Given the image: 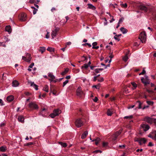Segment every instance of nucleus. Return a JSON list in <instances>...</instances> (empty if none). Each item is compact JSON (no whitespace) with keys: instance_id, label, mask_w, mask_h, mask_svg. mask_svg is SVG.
Listing matches in <instances>:
<instances>
[{"instance_id":"f257e3e1","label":"nucleus","mask_w":156,"mask_h":156,"mask_svg":"<svg viewBox=\"0 0 156 156\" xmlns=\"http://www.w3.org/2000/svg\"><path fill=\"white\" fill-rule=\"evenodd\" d=\"M139 38L140 40L142 43L145 42L146 38V35L144 32L141 33L139 35Z\"/></svg>"},{"instance_id":"f03ea898","label":"nucleus","mask_w":156,"mask_h":156,"mask_svg":"<svg viewBox=\"0 0 156 156\" xmlns=\"http://www.w3.org/2000/svg\"><path fill=\"white\" fill-rule=\"evenodd\" d=\"M31 57L30 55L28 53H27L26 55V56H23L22 59L25 61L29 62H30L31 60Z\"/></svg>"},{"instance_id":"7ed1b4c3","label":"nucleus","mask_w":156,"mask_h":156,"mask_svg":"<svg viewBox=\"0 0 156 156\" xmlns=\"http://www.w3.org/2000/svg\"><path fill=\"white\" fill-rule=\"evenodd\" d=\"M75 124L77 127H80L83 125V122L80 119H79L76 121Z\"/></svg>"},{"instance_id":"20e7f679","label":"nucleus","mask_w":156,"mask_h":156,"mask_svg":"<svg viewBox=\"0 0 156 156\" xmlns=\"http://www.w3.org/2000/svg\"><path fill=\"white\" fill-rule=\"evenodd\" d=\"M29 107L30 108L33 109H37L38 108V106L34 102L30 103L29 105Z\"/></svg>"},{"instance_id":"39448f33","label":"nucleus","mask_w":156,"mask_h":156,"mask_svg":"<svg viewBox=\"0 0 156 156\" xmlns=\"http://www.w3.org/2000/svg\"><path fill=\"white\" fill-rule=\"evenodd\" d=\"M148 137L156 140V130L152 131L151 133L148 135Z\"/></svg>"},{"instance_id":"423d86ee","label":"nucleus","mask_w":156,"mask_h":156,"mask_svg":"<svg viewBox=\"0 0 156 156\" xmlns=\"http://www.w3.org/2000/svg\"><path fill=\"white\" fill-rule=\"evenodd\" d=\"M77 95L81 97L83 94V92L81 90V88L80 87H78L76 90Z\"/></svg>"},{"instance_id":"0eeeda50","label":"nucleus","mask_w":156,"mask_h":156,"mask_svg":"<svg viewBox=\"0 0 156 156\" xmlns=\"http://www.w3.org/2000/svg\"><path fill=\"white\" fill-rule=\"evenodd\" d=\"M141 126L143 130L145 131H147L150 128L149 126L147 125L143 124L141 125Z\"/></svg>"},{"instance_id":"6e6552de","label":"nucleus","mask_w":156,"mask_h":156,"mask_svg":"<svg viewBox=\"0 0 156 156\" xmlns=\"http://www.w3.org/2000/svg\"><path fill=\"white\" fill-rule=\"evenodd\" d=\"M58 31V30L57 28L55 29L52 31L51 34L52 39H54L56 36Z\"/></svg>"},{"instance_id":"1a4fd4ad","label":"nucleus","mask_w":156,"mask_h":156,"mask_svg":"<svg viewBox=\"0 0 156 156\" xmlns=\"http://www.w3.org/2000/svg\"><path fill=\"white\" fill-rule=\"evenodd\" d=\"M48 77L50 78V79H49V80L50 81V82L53 81L55 78V76L53 75L52 73H48Z\"/></svg>"},{"instance_id":"9d476101","label":"nucleus","mask_w":156,"mask_h":156,"mask_svg":"<svg viewBox=\"0 0 156 156\" xmlns=\"http://www.w3.org/2000/svg\"><path fill=\"white\" fill-rule=\"evenodd\" d=\"M141 81L145 85H146L147 84H149L150 83V80H144V77L141 78Z\"/></svg>"},{"instance_id":"9b49d317","label":"nucleus","mask_w":156,"mask_h":156,"mask_svg":"<svg viewBox=\"0 0 156 156\" xmlns=\"http://www.w3.org/2000/svg\"><path fill=\"white\" fill-rule=\"evenodd\" d=\"M29 83L30 84V86L33 87L36 90H38V86L36 85L34 83V82L30 81Z\"/></svg>"},{"instance_id":"f8f14e48","label":"nucleus","mask_w":156,"mask_h":156,"mask_svg":"<svg viewBox=\"0 0 156 156\" xmlns=\"http://www.w3.org/2000/svg\"><path fill=\"white\" fill-rule=\"evenodd\" d=\"M53 112L55 115L57 116L61 113V111L59 109H57L54 110Z\"/></svg>"},{"instance_id":"ddd939ff","label":"nucleus","mask_w":156,"mask_h":156,"mask_svg":"<svg viewBox=\"0 0 156 156\" xmlns=\"http://www.w3.org/2000/svg\"><path fill=\"white\" fill-rule=\"evenodd\" d=\"M19 84L18 82L16 80H14L12 82V86L14 87H16L18 86Z\"/></svg>"},{"instance_id":"4468645a","label":"nucleus","mask_w":156,"mask_h":156,"mask_svg":"<svg viewBox=\"0 0 156 156\" xmlns=\"http://www.w3.org/2000/svg\"><path fill=\"white\" fill-rule=\"evenodd\" d=\"M113 109H108L107 110V115L108 116L112 115L113 113Z\"/></svg>"},{"instance_id":"2eb2a0df","label":"nucleus","mask_w":156,"mask_h":156,"mask_svg":"<svg viewBox=\"0 0 156 156\" xmlns=\"http://www.w3.org/2000/svg\"><path fill=\"white\" fill-rule=\"evenodd\" d=\"M5 31L8 32L9 34H10L12 31L11 27L9 26H7L5 28Z\"/></svg>"},{"instance_id":"dca6fc26","label":"nucleus","mask_w":156,"mask_h":156,"mask_svg":"<svg viewBox=\"0 0 156 156\" xmlns=\"http://www.w3.org/2000/svg\"><path fill=\"white\" fill-rule=\"evenodd\" d=\"M146 142V140L144 138H141L140 139L139 144L140 145H142L143 144H145Z\"/></svg>"},{"instance_id":"f3484780","label":"nucleus","mask_w":156,"mask_h":156,"mask_svg":"<svg viewBox=\"0 0 156 156\" xmlns=\"http://www.w3.org/2000/svg\"><path fill=\"white\" fill-rule=\"evenodd\" d=\"M145 120L146 121L149 123H151L153 121V120L152 119V118L149 117H145Z\"/></svg>"},{"instance_id":"a211bd4d","label":"nucleus","mask_w":156,"mask_h":156,"mask_svg":"<svg viewBox=\"0 0 156 156\" xmlns=\"http://www.w3.org/2000/svg\"><path fill=\"white\" fill-rule=\"evenodd\" d=\"M140 9L142 10H144L145 12H147V8L144 5H141L139 6Z\"/></svg>"},{"instance_id":"6ab92c4d","label":"nucleus","mask_w":156,"mask_h":156,"mask_svg":"<svg viewBox=\"0 0 156 156\" xmlns=\"http://www.w3.org/2000/svg\"><path fill=\"white\" fill-rule=\"evenodd\" d=\"M13 97L12 95L8 96L7 98V100L9 102H11L13 100Z\"/></svg>"},{"instance_id":"aec40b11","label":"nucleus","mask_w":156,"mask_h":156,"mask_svg":"<svg viewBox=\"0 0 156 156\" xmlns=\"http://www.w3.org/2000/svg\"><path fill=\"white\" fill-rule=\"evenodd\" d=\"M18 119L19 122H24V119L23 116L22 115H20L19 116Z\"/></svg>"},{"instance_id":"412c9836","label":"nucleus","mask_w":156,"mask_h":156,"mask_svg":"<svg viewBox=\"0 0 156 156\" xmlns=\"http://www.w3.org/2000/svg\"><path fill=\"white\" fill-rule=\"evenodd\" d=\"M88 134V131H86L84 133L82 134L81 136V138L82 139H84L87 136Z\"/></svg>"},{"instance_id":"4be33fe9","label":"nucleus","mask_w":156,"mask_h":156,"mask_svg":"<svg viewBox=\"0 0 156 156\" xmlns=\"http://www.w3.org/2000/svg\"><path fill=\"white\" fill-rule=\"evenodd\" d=\"M88 7L90 9H91L93 10H95L96 9L95 7L90 4H87Z\"/></svg>"},{"instance_id":"5701e85b","label":"nucleus","mask_w":156,"mask_h":156,"mask_svg":"<svg viewBox=\"0 0 156 156\" xmlns=\"http://www.w3.org/2000/svg\"><path fill=\"white\" fill-rule=\"evenodd\" d=\"M120 30L123 34H125L126 33L127 31V30L126 29L123 27H121L120 29Z\"/></svg>"},{"instance_id":"b1692460","label":"nucleus","mask_w":156,"mask_h":156,"mask_svg":"<svg viewBox=\"0 0 156 156\" xmlns=\"http://www.w3.org/2000/svg\"><path fill=\"white\" fill-rule=\"evenodd\" d=\"M26 14H22L20 20L22 21H25L26 20Z\"/></svg>"},{"instance_id":"393cba45","label":"nucleus","mask_w":156,"mask_h":156,"mask_svg":"<svg viewBox=\"0 0 156 156\" xmlns=\"http://www.w3.org/2000/svg\"><path fill=\"white\" fill-rule=\"evenodd\" d=\"M100 139L99 137L97 138L96 139L92 140V141H95V143L96 145H97L98 142L100 141Z\"/></svg>"},{"instance_id":"a878e982","label":"nucleus","mask_w":156,"mask_h":156,"mask_svg":"<svg viewBox=\"0 0 156 156\" xmlns=\"http://www.w3.org/2000/svg\"><path fill=\"white\" fill-rule=\"evenodd\" d=\"M45 50V48L44 47H40V49L39 50V51L41 53H43Z\"/></svg>"},{"instance_id":"bb28decb","label":"nucleus","mask_w":156,"mask_h":156,"mask_svg":"<svg viewBox=\"0 0 156 156\" xmlns=\"http://www.w3.org/2000/svg\"><path fill=\"white\" fill-rule=\"evenodd\" d=\"M6 150V147H5L2 146L0 147V151L4 152Z\"/></svg>"},{"instance_id":"cd10ccee","label":"nucleus","mask_w":156,"mask_h":156,"mask_svg":"<svg viewBox=\"0 0 156 156\" xmlns=\"http://www.w3.org/2000/svg\"><path fill=\"white\" fill-rule=\"evenodd\" d=\"M128 57L127 56V54H126L125 56L123 57V60L125 62H126L128 59Z\"/></svg>"},{"instance_id":"c85d7f7f","label":"nucleus","mask_w":156,"mask_h":156,"mask_svg":"<svg viewBox=\"0 0 156 156\" xmlns=\"http://www.w3.org/2000/svg\"><path fill=\"white\" fill-rule=\"evenodd\" d=\"M47 50L50 52H53L54 51H55V49L54 48L50 47H48L47 48Z\"/></svg>"},{"instance_id":"c756f323","label":"nucleus","mask_w":156,"mask_h":156,"mask_svg":"<svg viewBox=\"0 0 156 156\" xmlns=\"http://www.w3.org/2000/svg\"><path fill=\"white\" fill-rule=\"evenodd\" d=\"M43 90L47 92H48V88L47 85H45L43 88Z\"/></svg>"},{"instance_id":"7c9ffc66","label":"nucleus","mask_w":156,"mask_h":156,"mask_svg":"<svg viewBox=\"0 0 156 156\" xmlns=\"http://www.w3.org/2000/svg\"><path fill=\"white\" fill-rule=\"evenodd\" d=\"M138 104V108L139 109L141 108V106L142 104V103L140 101H138L136 102V104Z\"/></svg>"},{"instance_id":"2f4dec72","label":"nucleus","mask_w":156,"mask_h":156,"mask_svg":"<svg viewBox=\"0 0 156 156\" xmlns=\"http://www.w3.org/2000/svg\"><path fill=\"white\" fill-rule=\"evenodd\" d=\"M120 5L122 7H123L125 8H126L127 6V4L126 3L123 4L122 3L120 4Z\"/></svg>"},{"instance_id":"473e14b6","label":"nucleus","mask_w":156,"mask_h":156,"mask_svg":"<svg viewBox=\"0 0 156 156\" xmlns=\"http://www.w3.org/2000/svg\"><path fill=\"white\" fill-rule=\"evenodd\" d=\"M58 143L64 147H65L67 146V144L66 143L59 142Z\"/></svg>"},{"instance_id":"72a5a7b5","label":"nucleus","mask_w":156,"mask_h":156,"mask_svg":"<svg viewBox=\"0 0 156 156\" xmlns=\"http://www.w3.org/2000/svg\"><path fill=\"white\" fill-rule=\"evenodd\" d=\"M133 117V116L132 115H130L127 116H125L124 117V118L125 119H131Z\"/></svg>"},{"instance_id":"f704fd0d","label":"nucleus","mask_w":156,"mask_h":156,"mask_svg":"<svg viewBox=\"0 0 156 156\" xmlns=\"http://www.w3.org/2000/svg\"><path fill=\"white\" fill-rule=\"evenodd\" d=\"M31 8L34 9L33 10V13L34 15L36 14L37 13V9H36L35 7H34L32 6Z\"/></svg>"},{"instance_id":"c9c22d12","label":"nucleus","mask_w":156,"mask_h":156,"mask_svg":"<svg viewBox=\"0 0 156 156\" xmlns=\"http://www.w3.org/2000/svg\"><path fill=\"white\" fill-rule=\"evenodd\" d=\"M146 102L148 105H153L154 103L153 101H147Z\"/></svg>"},{"instance_id":"e433bc0d","label":"nucleus","mask_w":156,"mask_h":156,"mask_svg":"<svg viewBox=\"0 0 156 156\" xmlns=\"http://www.w3.org/2000/svg\"><path fill=\"white\" fill-rule=\"evenodd\" d=\"M89 66V65L87 64H85L83 66L81 67V69H83L84 68L85 69H87Z\"/></svg>"},{"instance_id":"4c0bfd02","label":"nucleus","mask_w":156,"mask_h":156,"mask_svg":"<svg viewBox=\"0 0 156 156\" xmlns=\"http://www.w3.org/2000/svg\"><path fill=\"white\" fill-rule=\"evenodd\" d=\"M121 130H119L118 132H117L115 134V139H116V138L121 133Z\"/></svg>"},{"instance_id":"58836bf2","label":"nucleus","mask_w":156,"mask_h":156,"mask_svg":"<svg viewBox=\"0 0 156 156\" xmlns=\"http://www.w3.org/2000/svg\"><path fill=\"white\" fill-rule=\"evenodd\" d=\"M50 116L52 118H54L56 116H57L56 115H55V113H54L53 112L50 115Z\"/></svg>"},{"instance_id":"ea45409f","label":"nucleus","mask_w":156,"mask_h":156,"mask_svg":"<svg viewBox=\"0 0 156 156\" xmlns=\"http://www.w3.org/2000/svg\"><path fill=\"white\" fill-rule=\"evenodd\" d=\"M145 73H146V71L144 69L143 70L142 72L140 73L139 74V75H144V74Z\"/></svg>"},{"instance_id":"a19ab883","label":"nucleus","mask_w":156,"mask_h":156,"mask_svg":"<svg viewBox=\"0 0 156 156\" xmlns=\"http://www.w3.org/2000/svg\"><path fill=\"white\" fill-rule=\"evenodd\" d=\"M69 81L68 80H66L63 83V87H64L65 85L68 83Z\"/></svg>"},{"instance_id":"79ce46f5","label":"nucleus","mask_w":156,"mask_h":156,"mask_svg":"<svg viewBox=\"0 0 156 156\" xmlns=\"http://www.w3.org/2000/svg\"><path fill=\"white\" fill-rule=\"evenodd\" d=\"M131 84L133 85V86L134 87V88H135L137 87L136 84L134 82H132L131 83Z\"/></svg>"},{"instance_id":"37998d69","label":"nucleus","mask_w":156,"mask_h":156,"mask_svg":"<svg viewBox=\"0 0 156 156\" xmlns=\"http://www.w3.org/2000/svg\"><path fill=\"white\" fill-rule=\"evenodd\" d=\"M108 143L107 142H103V147H106L108 146Z\"/></svg>"},{"instance_id":"c03bdc74","label":"nucleus","mask_w":156,"mask_h":156,"mask_svg":"<svg viewBox=\"0 0 156 156\" xmlns=\"http://www.w3.org/2000/svg\"><path fill=\"white\" fill-rule=\"evenodd\" d=\"M49 33L48 32H47V34L45 36L46 38L47 39L49 38Z\"/></svg>"},{"instance_id":"a18cd8bd","label":"nucleus","mask_w":156,"mask_h":156,"mask_svg":"<svg viewBox=\"0 0 156 156\" xmlns=\"http://www.w3.org/2000/svg\"><path fill=\"white\" fill-rule=\"evenodd\" d=\"M69 69L68 68L66 69L62 73V74L63 75L66 73L68 71Z\"/></svg>"},{"instance_id":"49530a36","label":"nucleus","mask_w":156,"mask_h":156,"mask_svg":"<svg viewBox=\"0 0 156 156\" xmlns=\"http://www.w3.org/2000/svg\"><path fill=\"white\" fill-rule=\"evenodd\" d=\"M83 45H88L89 46V47H90L91 46V44L89 43H86L85 44H83Z\"/></svg>"},{"instance_id":"de8ad7c7","label":"nucleus","mask_w":156,"mask_h":156,"mask_svg":"<svg viewBox=\"0 0 156 156\" xmlns=\"http://www.w3.org/2000/svg\"><path fill=\"white\" fill-rule=\"evenodd\" d=\"M98 81L99 82H102L104 80V79L103 77H101L100 79H98Z\"/></svg>"},{"instance_id":"09e8293b","label":"nucleus","mask_w":156,"mask_h":156,"mask_svg":"<svg viewBox=\"0 0 156 156\" xmlns=\"http://www.w3.org/2000/svg\"><path fill=\"white\" fill-rule=\"evenodd\" d=\"M93 87H95L96 89H99V85H94L93 86Z\"/></svg>"},{"instance_id":"8fccbe9b","label":"nucleus","mask_w":156,"mask_h":156,"mask_svg":"<svg viewBox=\"0 0 156 156\" xmlns=\"http://www.w3.org/2000/svg\"><path fill=\"white\" fill-rule=\"evenodd\" d=\"M99 69H95L94 71L96 73H98L100 72V71Z\"/></svg>"},{"instance_id":"3c124183","label":"nucleus","mask_w":156,"mask_h":156,"mask_svg":"<svg viewBox=\"0 0 156 156\" xmlns=\"http://www.w3.org/2000/svg\"><path fill=\"white\" fill-rule=\"evenodd\" d=\"M93 101L95 102H97V101H98V98L97 97H95L93 99Z\"/></svg>"},{"instance_id":"603ef678","label":"nucleus","mask_w":156,"mask_h":156,"mask_svg":"<svg viewBox=\"0 0 156 156\" xmlns=\"http://www.w3.org/2000/svg\"><path fill=\"white\" fill-rule=\"evenodd\" d=\"M46 111V110L45 108H43V109L42 110V111H41V113H40L41 114H42V115H43V116H45V115H44L43 114V111Z\"/></svg>"},{"instance_id":"864d4df0","label":"nucleus","mask_w":156,"mask_h":156,"mask_svg":"<svg viewBox=\"0 0 156 156\" xmlns=\"http://www.w3.org/2000/svg\"><path fill=\"white\" fill-rule=\"evenodd\" d=\"M146 91L149 93H151L153 92V91L152 90H151L148 89H146Z\"/></svg>"},{"instance_id":"5fc2aeb1","label":"nucleus","mask_w":156,"mask_h":156,"mask_svg":"<svg viewBox=\"0 0 156 156\" xmlns=\"http://www.w3.org/2000/svg\"><path fill=\"white\" fill-rule=\"evenodd\" d=\"M119 147L121 148H124L125 147V146L124 145H120Z\"/></svg>"},{"instance_id":"6e6d98bb","label":"nucleus","mask_w":156,"mask_h":156,"mask_svg":"<svg viewBox=\"0 0 156 156\" xmlns=\"http://www.w3.org/2000/svg\"><path fill=\"white\" fill-rule=\"evenodd\" d=\"M123 20V18H121L120 19L119 21L118 24L120 23L121 22H122Z\"/></svg>"},{"instance_id":"4d7b16f0","label":"nucleus","mask_w":156,"mask_h":156,"mask_svg":"<svg viewBox=\"0 0 156 156\" xmlns=\"http://www.w3.org/2000/svg\"><path fill=\"white\" fill-rule=\"evenodd\" d=\"M34 65V63H32L29 66V68H32L33 66Z\"/></svg>"},{"instance_id":"13d9d810","label":"nucleus","mask_w":156,"mask_h":156,"mask_svg":"<svg viewBox=\"0 0 156 156\" xmlns=\"http://www.w3.org/2000/svg\"><path fill=\"white\" fill-rule=\"evenodd\" d=\"M118 37H117L116 36H115L114 37V38L116 40H117L118 41H119L120 40V39L119 38H117Z\"/></svg>"},{"instance_id":"bf43d9fd","label":"nucleus","mask_w":156,"mask_h":156,"mask_svg":"<svg viewBox=\"0 0 156 156\" xmlns=\"http://www.w3.org/2000/svg\"><path fill=\"white\" fill-rule=\"evenodd\" d=\"M144 80H150L149 78H148V77L147 76V75H145V79H144Z\"/></svg>"},{"instance_id":"052dcab7","label":"nucleus","mask_w":156,"mask_h":156,"mask_svg":"<svg viewBox=\"0 0 156 156\" xmlns=\"http://www.w3.org/2000/svg\"><path fill=\"white\" fill-rule=\"evenodd\" d=\"M92 44L93 45V47H95V46L97 44V42H93L92 43Z\"/></svg>"},{"instance_id":"680f3d73","label":"nucleus","mask_w":156,"mask_h":156,"mask_svg":"<svg viewBox=\"0 0 156 156\" xmlns=\"http://www.w3.org/2000/svg\"><path fill=\"white\" fill-rule=\"evenodd\" d=\"M135 106V105H131V106H129V107H128V109H130L131 108H134Z\"/></svg>"},{"instance_id":"e2e57ef3","label":"nucleus","mask_w":156,"mask_h":156,"mask_svg":"<svg viewBox=\"0 0 156 156\" xmlns=\"http://www.w3.org/2000/svg\"><path fill=\"white\" fill-rule=\"evenodd\" d=\"M0 104H1V105H4L3 104V101L1 99H0Z\"/></svg>"},{"instance_id":"0e129e2a","label":"nucleus","mask_w":156,"mask_h":156,"mask_svg":"<svg viewBox=\"0 0 156 156\" xmlns=\"http://www.w3.org/2000/svg\"><path fill=\"white\" fill-rule=\"evenodd\" d=\"M5 125V123L4 122H2L0 126L1 127L4 126Z\"/></svg>"},{"instance_id":"69168bd1","label":"nucleus","mask_w":156,"mask_h":156,"mask_svg":"<svg viewBox=\"0 0 156 156\" xmlns=\"http://www.w3.org/2000/svg\"><path fill=\"white\" fill-rule=\"evenodd\" d=\"M143 151V149H137L136 151L137 152H139V151Z\"/></svg>"},{"instance_id":"338daca9","label":"nucleus","mask_w":156,"mask_h":156,"mask_svg":"<svg viewBox=\"0 0 156 156\" xmlns=\"http://www.w3.org/2000/svg\"><path fill=\"white\" fill-rule=\"evenodd\" d=\"M33 144V143L32 142H29L27 144V145H31Z\"/></svg>"},{"instance_id":"774afa93","label":"nucleus","mask_w":156,"mask_h":156,"mask_svg":"<svg viewBox=\"0 0 156 156\" xmlns=\"http://www.w3.org/2000/svg\"><path fill=\"white\" fill-rule=\"evenodd\" d=\"M148 107L149 106L148 105L145 106L143 108V109H144L145 108H148Z\"/></svg>"}]
</instances>
